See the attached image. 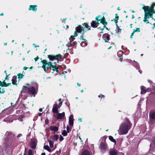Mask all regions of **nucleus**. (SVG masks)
Here are the masks:
<instances>
[{
    "label": "nucleus",
    "instance_id": "bf43d9fd",
    "mask_svg": "<svg viewBox=\"0 0 155 155\" xmlns=\"http://www.w3.org/2000/svg\"><path fill=\"white\" fill-rule=\"evenodd\" d=\"M135 32H134V31H133V32H132V33H131V36H133L134 35V34Z\"/></svg>",
    "mask_w": 155,
    "mask_h": 155
},
{
    "label": "nucleus",
    "instance_id": "20e7f679",
    "mask_svg": "<svg viewBox=\"0 0 155 155\" xmlns=\"http://www.w3.org/2000/svg\"><path fill=\"white\" fill-rule=\"evenodd\" d=\"M143 9H144V20L146 21V19H149L150 18L149 8L148 6H144L143 7Z\"/></svg>",
    "mask_w": 155,
    "mask_h": 155
},
{
    "label": "nucleus",
    "instance_id": "39448f33",
    "mask_svg": "<svg viewBox=\"0 0 155 155\" xmlns=\"http://www.w3.org/2000/svg\"><path fill=\"white\" fill-rule=\"evenodd\" d=\"M95 19L96 21H98V22L99 21H100L101 23L103 25H104V27L106 26V25L107 24V22L106 21L105 18L104 16L102 17L100 15H99L96 17Z\"/></svg>",
    "mask_w": 155,
    "mask_h": 155
},
{
    "label": "nucleus",
    "instance_id": "e433bc0d",
    "mask_svg": "<svg viewBox=\"0 0 155 155\" xmlns=\"http://www.w3.org/2000/svg\"><path fill=\"white\" fill-rule=\"evenodd\" d=\"M5 92L4 89L3 88L1 89V88H0V93H4Z\"/></svg>",
    "mask_w": 155,
    "mask_h": 155
},
{
    "label": "nucleus",
    "instance_id": "c03bdc74",
    "mask_svg": "<svg viewBox=\"0 0 155 155\" xmlns=\"http://www.w3.org/2000/svg\"><path fill=\"white\" fill-rule=\"evenodd\" d=\"M74 36H73V35H71V38L72 39V40H70V41H73L74 39H75V38H74Z\"/></svg>",
    "mask_w": 155,
    "mask_h": 155
},
{
    "label": "nucleus",
    "instance_id": "6ab92c4d",
    "mask_svg": "<svg viewBox=\"0 0 155 155\" xmlns=\"http://www.w3.org/2000/svg\"><path fill=\"white\" fill-rule=\"evenodd\" d=\"M50 129L51 130L56 131H58V127L55 126H51L50 127Z\"/></svg>",
    "mask_w": 155,
    "mask_h": 155
},
{
    "label": "nucleus",
    "instance_id": "8fccbe9b",
    "mask_svg": "<svg viewBox=\"0 0 155 155\" xmlns=\"http://www.w3.org/2000/svg\"><path fill=\"white\" fill-rule=\"evenodd\" d=\"M48 122V119H46L45 120V123L46 124H47Z\"/></svg>",
    "mask_w": 155,
    "mask_h": 155
},
{
    "label": "nucleus",
    "instance_id": "f8f14e48",
    "mask_svg": "<svg viewBox=\"0 0 155 155\" xmlns=\"http://www.w3.org/2000/svg\"><path fill=\"white\" fill-rule=\"evenodd\" d=\"M72 41H70L67 45L66 46L68 48H70L72 46H75L76 45L77 42L74 41L72 42Z\"/></svg>",
    "mask_w": 155,
    "mask_h": 155
},
{
    "label": "nucleus",
    "instance_id": "69168bd1",
    "mask_svg": "<svg viewBox=\"0 0 155 155\" xmlns=\"http://www.w3.org/2000/svg\"><path fill=\"white\" fill-rule=\"evenodd\" d=\"M77 85L78 86H81V84H79V83H77Z\"/></svg>",
    "mask_w": 155,
    "mask_h": 155
},
{
    "label": "nucleus",
    "instance_id": "6e6d98bb",
    "mask_svg": "<svg viewBox=\"0 0 155 155\" xmlns=\"http://www.w3.org/2000/svg\"><path fill=\"white\" fill-rule=\"evenodd\" d=\"M147 91H150V88H147Z\"/></svg>",
    "mask_w": 155,
    "mask_h": 155
},
{
    "label": "nucleus",
    "instance_id": "3c124183",
    "mask_svg": "<svg viewBox=\"0 0 155 155\" xmlns=\"http://www.w3.org/2000/svg\"><path fill=\"white\" fill-rule=\"evenodd\" d=\"M33 45L35 47H39V45H36L35 44H33Z\"/></svg>",
    "mask_w": 155,
    "mask_h": 155
},
{
    "label": "nucleus",
    "instance_id": "7ed1b4c3",
    "mask_svg": "<svg viewBox=\"0 0 155 155\" xmlns=\"http://www.w3.org/2000/svg\"><path fill=\"white\" fill-rule=\"evenodd\" d=\"M82 26L81 25H79L76 28V31L74 34V37L77 36V32L81 33L82 31H85L84 30V29H85V28L88 29L87 30H91L90 28H89V26L87 23H84L82 24Z\"/></svg>",
    "mask_w": 155,
    "mask_h": 155
},
{
    "label": "nucleus",
    "instance_id": "4d7b16f0",
    "mask_svg": "<svg viewBox=\"0 0 155 155\" xmlns=\"http://www.w3.org/2000/svg\"><path fill=\"white\" fill-rule=\"evenodd\" d=\"M118 21V20H116V19H115L114 20V22H115V23H117V22H118V21Z\"/></svg>",
    "mask_w": 155,
    "mask_h": 155
},
{
    "label": "nucleus",
    "instance_id": "e2e57ef3",
    "mask_svg": "<svg viewBox=\"0 0 155 155\" xmlns=\"http://www.w3.org/2000/svg\"><path fill=\"white\" fill-rule=\"evenodd\" d=\"M153 142L155 144V139L153 140Z\"/></svg>",
    "mask_w": 155,
    "mask_h": 155
},
{
    "label": "nucleus",
    "instance_id": "37998d69",
    "mask_svg": "<svg viewBox=\"0 0 155 155\" xmlns=\"http://www.w3.org/2000/svg\"><path fill=\"white\" fill-rule=\"evenodd\" d=\"M143 21L144 22H146V24L149 23L150 22L148 21V19H146V21L144 20V19H143Z\"/></svg>",
    "mask_w": 155,
    "mask_h": 155
},
{
    "label": "nucleus",
    "instance_id": "a211bd4d",
    "mask_svg": "<svg viewBox=\"0 0 155 155\" xmlns=\"http://www.w3.org/2000/svg\"><path fill=\"white\" fill-rule=\"evenodd\" d=\"M17 76H14L12 78V83L13 85H17L18 84L17 83Z\"/></svg>",
    "mask_w": 155,
    "mask_h": 155
},
{
    "label": "nucleus",
    "instance_id": "ea45409f",
    "mask_svg": "<svg viewBox=\"0 0 155 155\" xmlns=\"http://www.w3.org/2000/svg\"><path fill=\"white\" fill-rule=\"evenodd\" d=\"M105 27V26L104 27V25H103V28H101V27H99L97 28L100 29L101 30H102V31H103Z\"/></svg>",
    "mask_w": 155,
    "mask_h": 155
},
{
    "label": "nucleus",
    "instance_id": "6e6552de",
    "mask_svg": "<svg viewBox=\"0 0 155 155\" xmlns=\"http://www.w3.org/2000/svg\"><path fill=\"white\" fill-rule=\"evenodd\" d=\"M99 148L102 151H105L107 148V145L105 142H102L101 143Z\"/></svg>",
    "mask_w": 155,
    "mask_h": 155
},
{
    "label": "nucleus",
    "instance_id": "c85d7f7f",
    "mask_svg": "<svg viewBox=\"0 0 155 155\" xmlns=\"http://www.w3.org/2000/svg\"><path fill=\"white\" fill-rule=\"evenodd\" d=\"M104 40L105 42H108L107 41L110 39V36L108 35H107L106 36H104Z\"/></svg>",
    "mask_w": 155,
    "mask_h": 155
},
{
    "label": "nucleus",
    "instance_id": "393cba45",
    "mask_svg": "<svg viewBox=\"0 0 155 155\" xmlns=\"http://www.w3.org/2000/svg\"><path fill=\"white\" fill-rule=\"evenodd\" d=\"M87 45V43L86 42V40L85 41H82L81 43V45L82 47H85Z\"/></svg>",
    "mask_w": 155,
    "mask_h": 155
},
{
    "label": "nucleus",
    "instance_id": "a19ab883",
    "mask_svg": "<svg viewBox=\"0 0 155 155\" xmlns=\"http://www.w3.org/2000/svg\"><path fill=\"white\" fill-rule=\"evenodd\" d=\"M4 84H5V87H8V86L9 85H11V83L6 84V82H5Z\"/></svg>",
    "mask_w": 155,
    "mask_h": 155
},
{
    "label": "nucleus",
    "instance_id": "72a5a7b5",
    "mask_svg": "<svg viewBox=\"0 0 155 155\" xmlns=\"http://www.w3.org/2000/svg\"><path fill=\"white\" fill-rule=\"evenodd\" d=\"M134 32H140V29L139 28H136L133 30Z\"/></svg>",
    "mask_w": 155,
    "mask_h": 155
},
{
    "label": "nucleus",
    "instance_id": "4be33fe9",
    "mask_svg": "<svg viewBox=\"0 0 155 155\" xmlns=\"http://www.w3.org/2000/svg\"><path fill=\"white\" fill-rule=\"evenodd\" d=\"M30 146L32 149H35L36 147V145L35 142L31 141L30 143Z\"/></svg>",
    "mask_w": 155,
    "mask_h": 155
},
{
    "label": "nucleus",
    "instance_id": "9d476101",
    "mask_svg": "<svg viewBox=\"0 0 155 155\" xmlns=\"http://www.w3.org/2000/svg\"><path fill=\"white\" fill-rule=\"evenodd\" d=\"M109 155H117L118 151L116 150L111 149L109 151Z\"/></svg>",
    "mask_w": 155,
    "mask_h": 155
},
{
    "label": "nucleus",
    "instance_id": "f257e3e1",
    "mask_svg": "<svg viewBox=\"0 0 155 155\" xmlns=\"http://www.w3.org/2000/svg\"><path fill=\"white\" fill-rule=\"evenodd\" d=\"M131 126L130 123L127 119L125 122L122 123L120 125L118 130V134L120 135L127 134L130 129Z\"/></svg>",
    "mask_w": 155,
    "mask_h": 155
},
{
    "label": "nucleus",
    "instance_id": "c9c22d12",
    "mask_svg": "<svg viewBox=\"0 0 155 155\" xmlns=\"http://www.w3.org/2000/svg\"><path fill=\"white\" fill-rule=\"evenodd\" d=\"M5 82V80L3 82L0 81V86H1L2 87H5V84H4V83Z\"/></svg>",
    "mask_w": 155,
    "mask_h": 155
},
{
    "label": "nucleus",
    "instance_id": "473e14b6",
    "mask_svg": "<svg viewBox=\"0 0 155 155\" xmlns=\"http://www.w3.org/2000/svg\"><path fill=\"white\" fill-rule=\"evenodd\" d=\"M117 28L116 30V32L118 33L119 32H120L121 31V29L120 28L119 26H118L117 24H116Z\"/></svg>",
    "mask_w": 155,
    "mask_h": 155
},
{
    "label": "nucleus",
    "instance_id": "bb28decb",
    "mask_svg": "<svg viewBox=\"0 0 155 155\" xmlns=\"http://www.w3.org/2000/svg\"><path fill=\"white\" fill-rule=\"evenodd\" d=\"M109 139L111 141L115 143V144L116 143V141L114 139L113 137L112 136H109Z\"/></svg>",
    "mask_w": 155,
    "mask_h": 155
},
{
    "label": "nucleus",
    "instance_id": "b1692460",
    "mask_svg": "<svg viewBox=\"0 0 155 155\" xmlns=\"http://www.w3.org/2000/svg\"><path fill=\"white\" fill-rule=\"evenodd\" d=\"M81 155H91V154L89 151L87 150H85L83 152Z\"/></svg>",
    "mask_w": 155,
    "mask_h": 155
},
{
    "label": "nucleus",
    "instance_id": "cd10ccee",
    "mask_svg": "<svg viewBox=\"0 0 155 155\" xmlns=\"http://www.w3.org/2000/svg\"><path fill=\"white\" fill-rule=\"evenodd\" d=\"M84 30L85 31H82V32H83L82 33V35L80 37V39H82V40H83V41H85V39H84L83 38V37H84V32H86V29H84Z\"/></svg>",
    "mask_w": 155,
    "mask_h": 155
},
{
    "label": "nucleus",
    "instance_id": "0e129e2a",
    "mask_svg": "<svg viewBox=\"0 0 155 155\" xmlns=\"http://www.w3.org/2000/svg\"><path fill=\"white\" fill-rule=\"evenodd\" d=\"M39 111L40 112H41V111H42V109L41 108H40V109H39Z\"/></svg>",
    "mask_w": 155,
    "mask_h": 155
},
{
    "label": "nucleus",
    "instance_id": "ddd939ff",
    "mask_svg": "<svg viewBox=\"0 0 155 155\" xmlns=\"http://www.w3.org/2000/svg\"><path fill=\"white\" fill-rule=\"evenodd\" d=\"M73 120V115L71 114L70 115L69 118V123L70 125L73 126L74 124Z\"/></svg>",
    "mask_w": 155,
    "mask_h": 155
},
{
    "label": "nucleus",
    "instance_id": "58836bf2",
    "mask_svg": "<svg viewBox=\"0 0 155 155\" xmlns=\"http://www.w3.org/2000/svg\"><path fill=\"white\" fill-rule=\"evenodd\" d=\"M28 155H32V151L31 149L28 150Z\"/></svg>",
    "mask_w": 155,
    "mask_h": 155
},
{
    "label": "nucleus",
    "instance_id": "4468645a",
    "mask_svg": "<svg viewBox=\"0 0 155 155\" xmlns=\"http://www.w3.org/2000/svg\"><path fill=\"white\" fill-rule=\"evenodd\" d=\"M150 13L149 15L150 18H151L152 20L153 19V14L155 13V11L153 9V7L151 8H149Z\"/></svg>",
    "mask_w": 155,
    "mask_h": 155
},
{
    "label": "nucleus",
    "instance_id": "2f4dec72",
    "mask_svg": "<svg viewBox=\"0 0 155 155\" xmlns=\"http://www.w3.org/2000/svg\"><path fill=\"white\" fill-rule=\"evenodd\" d=\"M18 78L19 80H20L21 78H22L24 76V75H23L22 74H18Z\"/></svg>",
    "mask_w": 155,
    "mask_h": 155
},
{
    "label": "nucleus",
    "instance_id": "49530a36",
    "mask_svg": "<svg viewBox=\"0 0 155 155\" xmlns=\"http://www.w3.org/2000/svg\"><path fill=\"white\" fill-rule=\"evenodd\" d=\"M64 139V138H63V137L61 136V135H60V141H62Z\"/></svg>",
    "mask_w": 155,
    "mask_h": 155
},
{
    "label": "nucleus",
    "instance_id": "603ef678",
    "mask_svg": "<svg viewBox=\"0 0 155 155\" xmlns=\"http://www.w3.org/2000/svg\"><path fill=\"white\" fill-rule=\"evenodd\" d=\"M28 68L27 67H24L23 68V69L24 70H26Z\"/></svg>",
    "mask_w": 155,
    "mask_h": 155
},
{
    "label": "nucleus",
    "instance_id": "f03ea898",
    "mask_svg": "<svg viewBox=\"0 0 155 155\" xmlns=\"http://www.w3.org/2000/svg\"><path fill=\"white\" fill-rule=\"evenodd\" d=\"M41 62L43 64L42 68L45 72H46L49 68L54 71H56L57 72H58V67L55 65H53L51 62H48L45 60H43L41 61Z\"/></svg>",
    "mask_w": 155,
    "mask_h": 155
},
{
    "label": "nucleus",
    "instance_id": "0eeeda50",
    "mask_svg": "<svg viewBox=\"0 0 155 155\" xmlns=\"http://www.w3.org/2000/svg\"><path fill=\"white\" fill-rule=\"evenodd\" d=\"M6 140H8L13 137L15 135L10 132L7 131L5 134Z\"/></svg>",
    "mask_w": 155,
    "mask_h": 155
},
{
    "label": "nucleus",
    "instance_id": "13d9d810",
    "mask_svg": "<svg viewBox=\"0 0 155 155\" xmlns=\"http://www.w3.org/2000/svg\"><path fill=\"white\" fill-rule=\"evenodd\" d=\"M148 82H149L150 84H151L152 83V81L150 80H148Z\"/></svg>",
    "mask_w": 155,
    "mask_h": 155
},
{
    "label": "nucleus",
    "instance_id": "338daca9",
    "mask_svg": "<svg viewBox=\"0 0 155 155\" xmlns=\"http://www.w3.org/2000/svg\"><path fill=\"white\" fill-rule=\"evenodd\" d=\"M41 155H45V153H41Z\"/></svg>",
    "mask_w": 155,
    "mask_h": 155
},
{
    "label": "nucleus",
    "instance_id": "de8ad7c7",
    "mask_svg": "<svg viewBox=\"0 0 155 155\" xmlns=\"http://www.w3.org/2000/svg\"><path fill=\"white\" fill-rule=\"evenodd\" d=\"M62 104V102H60L59 104V105H58L59 107H60L61 106Z\"/></svg>",
    "mask_w": 155,
    "mask_h": 155
},
{
    "label": "nucleus",
    "instance_id": "f704fd0d",
    "mask_svg": "<svg viewBox=\"0 0 155 155\" xmlns=\"http://www.w3.org/2000/svg\"><path fill=\"white\" fill-rule=\"evenodd\" d=\"M67 132L66 130H64L62 133V134L64 136H66L67 134Z\"/></svg>",
    "mask_w": 155,
    "mask_h": 155
},
{
    "label": "nucleus",
    "instance_id": "f3484780",
    "mask_svg": "<svg viewBox=\"0 0 155 155\" xmlns=\"http://www.w3.org/2000/svg\"><path fill=\"white\" fill-rule=\"evenodd\" d=\"M37 5H30L29 6V10H32L34 11H36L37 10Z\"/></svg>",
    "mask_w": 155,
    "mask_h": 155
},
{
    "label": "nucleus",
    "instance_id": "774afa93",
    "mask_svg": "<svg viewBox=\"0 0 155 155\" xmlns=\"http://www.w3.org/2000/svg\"><path fill=\"white\" fill-rule=\"evenodd\" d=\"M5 73L6 74V75H7V71L6 70H5Z\"/></svg>",
    "mask_w": 155,
    "mask_h": 155
},
{
    "label": "nucleus",
    "instance_id": "a18cd8bd",
    "mask_svg": "<svg viewBox=\"0 0 155 155\" xmlns=\"http://www.w3.org/2000/svg\"><path fill=\"white\" fill-rule=\"evenodd\" d=\"M119 19V17L118 16L117 14H115V19L118 20Z\"/></svg>",
    "mask_w": 155,
    "mask_h": 155
},
{
    "label": "nucleus",
    "instance_id": "052dcab7",
    "mask_svg": "<svg viewBox=\"0 0 155 155\" xmlns=\"http://www.w3.org/2000/svg\"><path fill=\"white\" fill-rule=\"evenodd\" d=\"M123 60V58H120V61L121 62Z\"/></svg>",
    "mask_w": 155,
    "mask_h": 155
},
{
    "label": "nucleus",
    "instance_id": "09e8293b",
    "mask_svg": "<svg viewBox=\"0 0 155 155\" xmlns=\"http://www.w3.org/2000/svg\"><path fill=\"white\" fill-rule=\"evenodd\" d=\"M39 58L37 56V57L35 58L34 59L35 61H37Z\"/></svg>",
    "mask_w": 155,
    "mask_h": 155
},
{
    "label": "nucleus",
    "instance_id": "680f3d73",
    "mask_svg": "<svg viewBox=\"0 0 155 155\" xmlns=\"http://www.w3.org/2000/svg\"><path fill=\"white\" fill-rule=\"evenodd\" d=\"M78 120L81 122L82 121V120L81 118H79L78 119Z\"/></svg>",
    "mask_w": 155,
    "mask_h": 155
},
{
    "label": "nucleus",
    "instance_id": "aec40b11",
    "mask_svg": "<svg viewBox=\"0 0 155 155\" xmlns=\"http://www.w3.org/2000/svg\"><path fill=\"white\" fill-rule=\"evenodd\" d=\"M58 105L57 104H54V106H55V107H54L52 109V111L54 113H57L58 112V109L56 107Z\"/></svg>",
    "mask_w": 155,
    "mask_h": 155
},
{
    "label": "nucleus",
    "instance_id": "864d4df0",
    "mask_svg": "<svg viewBox=\"0 0 155 155\" xmlns=\"http://www.w3.org/2000/svg\"><path fill=\"white\" fill-rule=\"evenodd\" d=\"M8 75H6V77L5 78V79L6 80H8Z\"/></svg>",
    "mask_w": 155,
    "mask_h": 155
},
{
    "label": "nucleus",
    "instance_id": "dca6fc26",
    "mask_svg": "<svg viewBox=\"0 0 155 155\" xmlns=\"http://www.w3.org/2000/svg\"><path fill=\"white\" fill-rule=\"evenodd\" d=\"M65 116L64 112H63L62 113H58L57 116V119H62Z\"/></svg>",
    "mask_w": 155,
    "mask_h": 155
},
{
    "label": "nucleus",
    "instance_id": "2eb2a0df",
    "mask_svg": "<svg viewBox=\"0 0 155 155\" xmlns=\"http://www.w3.org/2000/svg\"><path fill=\"white\" fill-rule=\"evenodd\" d=\"M149 116L150 118L152 119H155V111L151 110Z\"/></svg>",
    "mask_w": 155,
    "mask_h": 155
},
{
    "label": "nucleus",
    "instance_id": "a878e982",
    "mask_svg": "<svg viewBox=\"0 0 155 155\" xmlns=\"http://www.w3.org/2000/svg\"><path fill=\"white\" fill-rule=\"evenodd\" d=\"M44 149L47 150L49 152H51V150L48 145H45L44 147Z\"/></svg>",
    "mask_w": 155,
    "mask_h": 155
},
{
    "label": "nucleus",
    "instance_id": "79ce46f5",
    "mask_svg": "<svg viewBox=\"0 0 155 155\" xmlns=\"http://www.w3.org/2000/svg\"><path fill=\"white\" fill-rule=\"evenodd\" d=\"M154 6H155V2H153L152 4V6H151V7H150L149 6V7L150 8H151L153 7V9L154 10Z\"/></svg>",
    "mask_w": 155,
    "mask_h": 155
},
{
    "label": "nucleus",
    "instance_id": "4c0bfd02",
    "mask_svg": "<svg viewBox=\"0 0 155 155\" xmlns=\"http://www.w3.org/2000/svg\"><path fill=\"white\" fill-rule=\"evenodd\" d=\"M71 129H69V126L68 125L67 127V132L68 133H69L71 131Z\"/></svg>",
    "mask_w": 155,
    "mask_h": 155
},
{
    "label": "nucleus",
    "instance_id": "5fc2aeb1",
    "mask_svg": "<svg viewBox=\"0 0 155 155\" xmlns=\"http://www.w3.org/2000/svg\"><path fill=\"white\" fill-rule=\"evenodd\" d=\"M21 136V134H19L18 136H17V137H20Z\"/></svg>",
    "mask_w": 155,
    "mask_h": 155
},
{
    "label": "nucleus",
    "instance_id": "5701e85b",
    "mask_svg": "<svg viewBox=\"0 0 155 155\" xmlns=\"http://www.w3.org/2000/svg\"><path fill=\"white\" fill-rule=\"evenodd\" d=\"M141 94H144L147 92V90L145 89V87L143 86H141Z\"/></svg>",
    "mask_w": 155,
    "mask_h": 155
},
{
    "label": "nucleus",
    "instance_id": "7c9ffc66",
    "mask_svg": "<svg viewBox=\"0 0 155 155\" xmlns=\"http://www.w3.org/2000/svg\"><path fill=\"white\" fill-rule=\"evenodd\" d=\"M50 147L52 148L53 147L54 142L51 140L49 141Z\"/></svg>",
    "mask_w": 155,
    "mask_h": 155
},
{
    "label": "nucleus",
    "instance_id": "412c9836",
    "mask_svg": "<svg viewBox=\"0 0 155 155\" xmlns=\"http://www.w3.org/2000/svg\"><path fill=\"white\" fill-rule=\"evenodd\" d=\"M28 87L26 86H24L23 87L21 92L24 93L26 92L27 91L28 92Z\"/></svg>",
    "mask_w": 155,
    "mask_h": 155
},
{
    "label": "nucleus",
    "instance_id": "1a4fd4ad",
    "mask_svg": "<svg viewBox=\"0 0 155 155\" xmlns=\"http://www.w3.org/2000/svg\"><path fill=\"white\" fill-rule=\"evenodd\" d=\"M28 92L31 94H36L37 93L35 87L33 86L30 87L28 88Z\"/></svg>",
    "mask_w": 155,
    "mask_h": 155
},
{
    "label": "nucleus",
    "instance_id": "c756f323",
    "mask_svg": "<svg viewBox=\"0 0 155 155\" xmlns=\"http://www.w3.org/2000/svg\"><path fill=\"white\" fill-rule=\"evenodd\" d=\"M58 138V136L57 135H54L52 138V139L53 140L57 141Z\"/></svg>",
    "mask_w": 155,
    "mask_h": 155
},
{
    "label": "nucleus",
    "instance_id": "9b49d317",
    "mask_svg": "<svg viewBox=\"0 0 155 155\" xmlns=\"http://www.w3.org/2000/svg\"><path fill=\"white\" fill-rule=\"evenodd\" d=\"M91 26L94 28H97L99 25V22L96 21H92L91 23Z\"/></svg>",
    "mask_w": 155,
    "mask_h": 155
},
{
    "label": "nucleus",
    "instance_id": "423d86ee",
    "mask_svg": "<svg viewBox=\"0 0 155 155\" xmlns=\"http://www.w3.org/2000/svg\"><path fill=\"white\" fill-rule=\"evenodd\" d=\"M48 57L51 61H53L55 60H58V59L61 58V55L58 54L55 56L49 55L48 56Z\"/></svg>",
    "mask_w": 155,
    "mask_h": 155
}]
</instances>
